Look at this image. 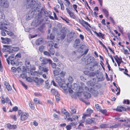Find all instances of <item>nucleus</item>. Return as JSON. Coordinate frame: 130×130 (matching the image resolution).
<instances>
[{"instance_id": "9b49d317", "label": "nucleus", "mask_w": 130, "mask_h": 130, "mask_svg": "<svg viewBox=\"0 0 130 130\" xmlns=\"http://www.w3.org/2000/svg\"><path fill=\"white\" fill-rule=\"evenodd\" d=\"M67 31L64 29H62L60 31V34L59 35V40H63L65 38L66 34Z\"/></svg>"}, {"instance_id": "7c9ffc66", "label": "nucleus", "mask_w": 130, "mask_h": 130, "mask_svg": "<svg viewBox=\"0 0 130 130\" xmlns=\"http://www.w3.org/2000/svg\"><path fill=\"white\" fill-rule=\"evenodd\" d=\"M34 102L36 104H41L42 102L40 101V100L36 98H35L33 100Z\"/></svg>"}, {"instance_id": "473e14b6", "label": "nucleus", "mask_w": 130, "mask_h": 130, "mask_svg": "<svg viewBox=\"0 0 130 130\" xmlns=\"http://www.w3.org/2000/svg\"><path fill=\"white\" fill-rule=\"evenodd\" d=\"M99 112L103 113L105 116H108V114L107 113V110L106 109H101Z\"/></svg>"}, {"instance_id": "0e129e2a", "label": "nucleus", "mask_w": 130, "mask_h": 130, "mask_svg": "<svg viewBox=\"0 0 130 130\" xmlns=\"http://www.w3.org/2000/svg\"><path fill=\"white\" fill-rule=\"evenodd\" d=\"M53 61L55 62H57L58 61V59L55 57H54L53 58Z\"/></svg>"}, {"instance_id": "a18cd8bd", "label": "nucleus", "mask_w": 130, "mask_h": 130, "mask_svg": "<svg viewBox=\"0 0 130 130\" xmlns=\"http://www.w3.org/2000/svg\"><path fill=\"white\" fill-rule=\"evenodd\" d=\"M93 112V110L89 109H87L86 111V113L88 114H90V116L91 115V113Z\"/></svg>"}, {"instance_id": "aec40b11", "label": "nucleus", "mask_w": 130, "mask_h": 130, "mask_svg": "<svg viewBox=\"0 0 130 130\" xmlns=\"http://www.w3.org/2000/svg\"><path fill=\"white\" fill-rule=\"evenodd\" d=\"M71 114H75L76 112V107L75 106H72L70 108Z\"/></svg>"}, {"instance_id": "7ed1b4c3", "label": "nucleus", "mask_w": 130, "mask_h": 130, "mask_svg": "<svg viewBox=\"0 0 130 130\" xmlns=\"http://www.w3.org/2000/svg\"><path fill=\"white\" fill-rule=\"evenodd\" d=\"M5 22H0V29L1 30V34L2 36H5L7 33V30L4 29H7V27L9 24V22L7 21H5Z\"/></svg>"}, {"instance_id": "39448f33", "label": "nucleus", "mask_w": 130, "mask_h": 130, "mask_svg": "<svg viewBox=\"0 0 130 130\" xmlns=\"http://www.w3.org/2000/svg\"><path fill=\"white\" fill-rule=\"evenodd\" d=\"M18 114L20 116V120L22 121L26 120L29 116V114L25 112H22L21 110H19L18 111Z\"/></svg>"}, {"instance_id": "4c0bfd02", "label": "nucleus", "mask_w": 130, "mask_h": 130, "mask_svg": "<svg viewBox=\"0 0 130 130\" xmlns=\"http://www.w3.org/2000/svg\"><path fill=\"white\" fill-rule=\"evenodd\" d=\"M95 106L97 110L99 111L101 109V106L98 104H95Z\"/></svg>"}, {"instance_id": "79ce46f5", "label": "nucleus", "mask_w": 130, "mask_h": 130, "mask_svg": "<svg viewBox=\"0 0 130 130\" xmlns=\"http://www.w3.org/2000/svg\"><path fill=\"white\" fill-rule=\"evenodd\" d=\"M99 43L100 44H101L102 46L106 50V51L108 53V50L107 49L106 47V46L101 41H99Z\"/></svg>"}, {"instance_id": "cd10ccee", "label": "nucleus", "mask_w": 130, "mask_h": 130, "mask_svg": "<svg viewBox=\"0 0 130 130\" xmlns=\"http://www.w3.org/2000/svg\"><path fill=\"white\" fill-rule=\"evenodd\" d=\"M94 122V119H90L89 118H88L87 119L86 122L87 124H90L93 123Z\"/></svg>"}, {"instance_id": "c03bdc74", "label": "nucleus", "mask_w": 130, "mask_h": 130, "mask_svg": "<svg viewBox=\"0 0 130 130\" xmlns=\"http://www.w3.org/2000/svg\"><path fill=\"white\" fill-rule=\"evenodd\" d=\"M68 80L69 82L71 83H73V79L72 76H69Z\"/></svg>"}, {"instance_id": "c85d7f7f", "label": "nucleus", "mask_w": 130, "mask_h": 130, "mask_svg": "<svg viewBox=\"0 0 130 130\" xmlns=\"http://www.w3.org/2000/svg\"><path fill=\"white\" fill-rule=\"evenodd\" d=\"M115 58L117 62H123L122 58L121 57H119L117 55L115 56Z\"/></svg>"}, {"instance_id": "052dcab7", "label": "nucleus", "mask_w": 130, "mask_h": 130, "mask_svg": "<svg viewBox=\"0 0 130 130\" xmlns=\"http://www.w3.org/2000/svg\"><path fill=\"white\" fill-rule=\"evenodd\" d=\"M26 80L29 82H31L32 81V79L30 77H26Z\"/></svg>"}, {"instance_id": "f3484780", "label": "nucleus", "mask_w": 130, "mask_h": 130, "mask_svg": "<svg viewBox=\"0 0 130 130\" xmlns=\"http://www.w3.org/2000/svg\"><path fill=\"white\" fill-rule=\"evenodd\" d=\"M7 128L9 129H15L17 128L16 125H11L10 123H8L6 124Z\"/></svg>"}, {"instance_id": "bb28decb", "label": "nucleus", "mask_w": 130, "mask_h": 130, "mask_svg": "<svg viewBox=\"0 0 130 130\" xmlns=\"http://www.w3.org/2000/svg\"><path fill=\"white\" fill-rule=\"evenodd\" d=\"M95 33L96 34L97 36L99 38L104 39V35L102 33L99 32L98 33L96 31L95 32Z\"/></svg>"}, {"instance_id": "37998d69", "label": "nucleus", "mask_w": 130, "mask_h": 130, "mask_svg": "<svg viewBox=\"0 0 130 130\" xmlns=\"http://www.w3.org/2000/svg\"><path fill=\"white\" fill-rule=\"evenodd\" d=\"M89 116H90V114H88L86 113H83V115L82 118L85 119L86 117Z\"/></svg>"}, {"instance_id": "774afa93", "label": "nucleus", "mask_w": 130, "mask_h": 130, "mask_svg": "<svg viewBox=\"0 0 130 130\" xmlns=\"http://www.w3.org/2000/svg\"><path fill=\"white\" fill-rule=\"evenodd\" d=\"M123 53L125 54L128 55L129 54V53L128 52V51L126 49H125L124 50Z\"/></svg>"}, {"instance_id": "13d9d810", "label": "nucleus", "mask_w": 130, "mask_h": 130, "mask_svg": "<svg viewBox=\"0 0 130 130\" xmlns=\"http://www.w3.org/2000/svg\"><path fill=\"white\" fill-rule=\"evenodd\" d=\"M56 101L58 102L60 100V97L58 95H55Z\"/></svg>"}, {"instance_id": "a878e982", "label": "nucleus", "mask_w": 130, "mask_h": 130, "mask_svg": "<svg viewBox=\"0 0 130 130\" xmlns=\"http://www.w3.org/2000/svg\"><path fill=\"white\" fill-rule=\"evenodd\" d=\"M103 13L104 14L105 17L107 18L109 16V12L106 9L103 8L102 10Z\"/></svg>"}, {"instance_id": "a19ab883", "label": "nucleus", "mask_w": 130, "mask_h": 130, "mask_svg": "<svg viewBox=\"0 0 130 130\" xmlns=\"http://www.w3.org/2000/svg\"><path fill=\"white\" fill-rule=\"evenodd\" d=\"M53 116L56 120H58L60 119L59 116L56 113H54L53 115Z\"/></svg>"}, {"instance_id": "c756f323", "label": "nucleus", "mask_w": 130, "mask_h": 130, "mask_svg": "<svg viewBox=\"0 0 130 130\" xmlns=\"http://www.w3.org/2000/svg\"><path fill=\"white\" fill-rule=\"evenodd\" d=\"M83 93L84 96L86 98L88 99L91 98V95L88 92H84Z\"/></svg>"}, {"instance_id": "f257e3e1", "label": "nucleus", "mask_w": 130, "mask_h": 130, "mask_svg": "<svg viewBox=\"0 0 130 130\" xmlns=\"http://www.w3.org/2000/svg\"><path fill=\"white\" fill-rule=\"evenodd\" d=\"M80 41H75V43L73 46L75 48H78V51L79 52L82 53L84 51L83 54L81 55L80 57H77L78 58H80L83 55H86L89 50L88 46L84 45L80 46Z\"/></svg>"}, {"instance_id": "1a4fd4ad", "label": "nucleus", "mask_w": 130, "mask_h": 130, "mask_svg": "<svg viewBox=\"0 0 130 130\" xmlns=\"http://www.w3.org/2000/svg\"><path fill=\"white\" fill-rule=\"evenodd\" d=\"M27 3L26 4V8H29L31 7H35L36 4V2L34 0H26Z\"/></svg>"}, {"instance_id": "e2e57ef3", "label": "nucleus", "mask_w": 130, "mask_h": 130, "mask_svg": "<svg viewBox=\"0 0 130 130\" xmlns=\"http://www.w3.org/2000/svg\"><path fill=\"white\" fill-rule=\"evenodd\" d=\"M71 126H76L77 124V123L76 122H73L71 123L70 124Z\"/></svg>"}, {"instance_id": "2eb2a0df", "label": "nucleus", "mask_w": 130, "mask_h": 130, "mask_svg": "<svg viewBox=\"0 0 130 130\" xmlns=\"http://www.w3.org/2000/svg\"><path fill=\"white\" fill-rule=\"evenodd\" d=\"M5 17L3 12L2 11V10L0 9V20L2 21V22H5V21H8L7 20H6L5 19Z\"/></svg>"}, {"instance_id": "72a5a7b5", "label": "nucleus", "mask_w": 130, "mask_h": 130, "mask_svg": "<svg viewBox=\"0 0 130 130\" xmlns=\"http://www.w3.org/2000/svg\"><path fill=\"white\" fill-rule=\"evenodd\" d=\"M60 18L62 20L64 21L67 23H69V20L67 17L60 16Z\"/></svg>"}, {"instance_id": "338daca9", "label": "nucleus", "mask_w": 130, "mask_h": 130, "mask_svg": "<svg viewBox=\"0 0 130 130\" xmlns=\"http://www.w3.org/2000/svg\"><path fill=\"white\" fill-rule=\"evenodd\" d=\"M66 128L67 130H70L71 129V126L68 125L66 126Z\"/></svg>"}, {"instance_id": "f03ea898", "label": "nucleus", "mask_w": 130, "mask_h": 130, "mask_svg": "<svg viewBox=\"0 0 130 130\" xmlns=\"http://www.w3.org/2000/svg\"><path fill=\"white\" fill-rule=\"evenodd\" d=\"M66 1L67 5L68 6V7L66 8L68 14H69L70 17L72 19H76V17L74 14L73 12L72 11V5L69 0H64Z\"/></svg>"}, {"instance_id": "9d476101", "label": "nucleus", "mask_w": 130, "mask_h": 130, "mask_svg": "<svg viewBox=\"0 0 130 130\" xmlns=\"http://www.w3.org/2000/svg\"><path fill=\"white\" fill-rule=\"evenodd\" d=\"M34 81L36 83V85L38 86L42 85L44 82V80L43 79L37 77H35L34 79Z\"/></svg>"}, {"instance_id": "4be33fe9", "label": "nucleus", "mask_w": 130, "mask_h": 130, "mask_svg": "<svg viewBox=\"0 0 130 130\" xmlns=\"http://www.w3.org/2000/svg\"><path fill=\"white\" fill-rule=\"evenodd\" d=\"M126 110L125 108L121 106H117L116 109V110L119 112H121L122 111H126Z\"/></svg>"}, {"instance_id": "f704fd0d", "label": "nucleus", "mask_w": 130, "mask_h": 130, "mask_svg": "<svg viewBox=\"0 0 130 130\" xmlns=\"http://www.w3.org/2000/svg\"><path fill=\"white\" fill-rule=\"evenodd\" d=\"M100 127L101 128H107L108 126L106 124H102L100 125Z\"/></svg>"}, {"instance_id": "393cba45", "label": "nucleus", "mask_w": 130, "mask_h": 130, "mask_svg": "<svg viewBox=\"0 0 130 130\" xmlns=\"http://www.w3.org/2000/svg\"><path fill=\"white\" fill-rule=\"evenodd\" d=\"M7 34L9 36H11L12 38H15L16 36L14 34V33L10 31H7Z\"/></svg>"}, {"instance_id": "09e8293b", "label": "nucleus", "mask_w": 130, "mask_h": 130, "mask_svg": "<svg viewBox=\"0 0 130 130\" xmlns=\"http://www.w3.org/2000/svg\"><path fill=\"white\" fill-rule=\"evenodd\" d=\"M52 61L51 60V63H49L50 64H51L52 67L54 69H55L56 68V65L55 63H52Z\"/></svg>"}, {"instance_id": "6e6552de", "label": "nucleus", "mask_w": 130, "mask_h": 130, "mask_svg": "<svg viewBox=\"0 0 130 130\" xmlns=\"http://www.w3.org/2000/svg\"><path fill=\"white\" fill-rule=\"evenodd\" d=\"M9 3L7 0H1L0 2V9L2 11L4 8H8L9 7Z\"/></svg>"}, {"instance_id": "423d86ee", "label": "nucleus", "mask_w": 130, "mask_h": 130, "mask_svg": "<svg viewBox=\"0 0 130 130\" xmlns=\"http://www.w3.org/2000/svg\"><path fill=\"white\" fill-rule=\"evenodd\" d=\"M78 22L87 31H89L90 30L91 27L90 24L87 22L83 20L80 19L79 20Z\"/></svg>"}, {"instance_id": "0eeeda50", "label": "nucleus", "mask_w": 130, "mask_h": 130, "mask_svg": "<svg viewBox=\"0 0 130 130\" xmlns=\"http://www.w3.org/2000/svg\"><path fill=\"white\" fill-rule=\"evenodd\" d=\"M61 113L64 115L63 116L65 120L71 121H73L72 119L70 117V116L69 113L65 109H61Z\"/></svg>"}, {"instance_id": "e433bc0d", "label": "nucleus", "mask_w": 130, "mask_h": 130, "mask_svg": "<svg viewBox=\"0 0 130 130\" xmlns=\"http://www.w3.org/2000/svg\"><path fill=\"white\" fill-rule=\"evenodd\" d=\"M48 83L49 82L48 80L45 81V87L47 89H49L50 87V86Z\"/></svg>"}, {"instance_id": "603ef678", "label": "nucleus", "mask_w": 130, "mask_h": 130, "mask_svg": "<svg viewBox=\"0 0 130 130\" xmlns=\"http://www.w3.org/2000/svg\"><path fill=\"white\" fill-rule=\"evenodd\" d=\"M55 38V36L52 34H51L49 37V39L53 40Z\"/></svg>"}, {"instance_id": "49530a36", "label": "nucleus", "mask_w": 130, "mask_h": 130, "mask_svg": "<svg viewBox=\"0 0 130 130\" xmlns=\"http://www.w3.org/2000/svg\"><path fill=\"white\" fill-rule=\"evenodd\" d=\"M77 87V85L76 84H74L73 85L71 86V87L74 90H76Z\"/></svg>"}, {"instance_id": "ea45409f", "label": "nucleus", "mask_w": 130, "mask_h": 130, "mask_svg": "<svg viewBox=\"0 0 130 130\" xmlns=\"http://www.w3.org/2000/svg\"><path fill=\"white\" fill-rule=\"evenodd\" d=\"M10 117L11 119L14 120L15 121H16L17 120V118H16V115H11L10 116Z\"/></svg>"}, {"instance_id": "dca6fc26", "label": "nucleus", "mask_w": 130, "mask_h": 130, "mask_svg": "<svg viewBox=\"0 0 130 130\" xmlns=\"http://www.w3.org/2000/svg\"><path fill=\"white\" fill-rule=\"evenodd\" d=\"M42 11L44 12L43 15L44 16L46 17H49L50 19L54 20V18L50 15V14H52V13L51 12H50V13L49 14V15L47 12L45 10H43Z\"/></svg>"}, {"instance_id": "5701e85b", "label": "nucleus", "mask_w": 130, "mask_h": 130, "mask_svg": "<svg viewBox=\"0 0 130 130\" xmlns=\"http://www.w3.org/2000/svg\"><path fill=\"white\" fill-rule=\"evenodd\" d=\"M14 54H12L11 56H9L8 58L6 59L7 62L8 64H9V60L14 59Z\"/></svg>"}, {"instance_id": "680f3d73", "label": "nucleus", "mask_w": 130, "mask_h": 130, "mask_svg": "<svg viewBox=\"0 0 130 130\" xmlns=\"http://www.w3.org/2000/svg\"><path fill=\"white\" fill-rule=\"evenodd\" d=\"M34 95L36 96H42V95L39 93L35 92L34 93Z\"/></svg>"}, {"instance_id": "f8f14e48", "label": "nucleus", "mask_w": 130, "mask_h": 130, "mask_svg": "<svg viewBox=\"0 0 130 130\" xmlns=\"http://www.w3.org/2000/svg\"><path fill=\"white\" fill-rule=\"evenodd\" d=\"M48 44V46L51 47L49 50L50 54L52 55H54L55 53V50L54 48L52 47L54 45V43L53 41H50Z\"/></svg>"}, {"instance_id": "6ab92c4d", "label": "nucleus", "mask_w": 130, "mask_h": 130, "mask_svg": "<svg viewBox=\"0 0 130 130\" xmlns=\"http://www.w3.org/2000/svg\"><path fill=\"white\" fill-rule=\"evenodd\" d=\"M62 77L59 76L56 77L55 79L56 82L58 83L59 85L61 84L62 82Z\"/></svg>"}, {"instance_id": "de8ad7c7", "label": "nucleus", "mask_w": 130, "mask_h": 130, "mask_svg": "<svg viewBox=\"0 0 130 130\" xmlns=\"http://www.w3.org/2000/svg\"><path fill=\"white\" fill-rule=\"evenodd\" d=\"M6 102V98H5L3 97L1 99V102L3 104H4Z\"/></svg>"}, {"instance_id": "864d4df0", "label": "nucleus", "mask_w": 130, "mask_h": 130, "mask_svg": "<svg viewBox=\"0 0 130 130\" xmlns=\"http://www.w3.org/2000/svg\"><path fill=\"white\" fill-rule=\"evenodd\" d=\"M21 77L22 78L25 79L26 78V75L25 73H23L20 75Z\"/></svg>"}, {"instance_id": "58836bf2", "label": "nucleus", "mask_w": 130, "mask_h": 130, "mask_svg": "<svg viewBox=\"0 0 130 130\" xmlns=\"http://www.w3.org/2000/svg\"><path fill=\"white\" fill-rule=\"evenodd\" d=\"M21 57V55L20 53L17 54L15 56L14 59H16L17 60H18Z\"/></svg>"}, {"instance_id": "4468645a", "label": "nucleus", "mask_w": 130, "mask_h": 130, "mask_svg": "<svg viewBox=\"0 0 130 130\" xmlns=\"http://www.w3.org/2000/svg\"><path fill=\"white\" fill-rule=\"evenodd\" d=\"M40 60L42 62V63L44 64H46L48 62L49 63H51V60L50 59H45L43 57H40Z\"/></svg>"}, {"instance_id": "3c124183", "label": "nucleus", "mask_w": 130, "mask_h": 130, "mask_svg": "<svg viewBox=\"0 0 130 130\" xmlns=\"http://www.w3.org/2000/svg\"><path fill=\"white\" fill-rule=\"evenodd\" d=\"M20 83L22 84V85L26 89H27V86L25 84V83L23 82H22L20 80Z\"/></svg>"}, {"instance_id": "ddd939ff", "label": "nucleus", "mask_w": 130, "mask_h": 130, "mask_svg": "<svg viewBox=\"0 0 130 130\" xmlns=\"http://www.w3.org/2000/svg\"><path fill=\"white\" fill-rule=\"evenodd\" d=\"M87 64L88 65V67L89 66V68L90 69L93 68L94 66H97L98 64V63L97 62H92L91 61V59H88L87 60Z\"/></svg>"}, {"instance_id": "a211bd4d", "label": "nucleus", "mask_w": 130, "mask_h": 130, "mask_svg": "<svg viewBox=\"0 0 130 130\" xmlns=\"http://www.w3.org/2000/svg\"><path fill=\"white\" fill-rule=\"evenodd\" d=\"M90 92L95 97L97 96L99 94V92L97 91L94 90L92 88H91Z\"/></svg>"}, {"instance_id": "8fccbe9b", "label": "nucleus", "mask_w": 130, "mask_h": 130, "mask_svg": "<svg viewBox=\"0 0 130 130\" xmlns=\"http://www.w3.org/2000/svg\"><path fill=\"white\" fill-rule=\"evenodd\" d=\"M33 74L36 76H38L39 75L42 74L41 72L37 71H35L33 73Z\"/></svg>"}, {"instance_id": "69168bd1", "label": "nucleus", "mask_w": 130, "mask_h": 130, "mask_svg": "<svg viewBox=\"0 0 130 130\" xmlns=\"http://www.w3.org/2000/svg\"><path fill=\"white\" fill-rule=\"evenodd\" d=\"M19 50V48L18 47H13V50L14 52L18 51Z\"/></svg>"}, {"instance_id": "5fc2aeb1", "label": "nucleus", "mask_w": 130, "mask_h": 130, "mask_svg": "<svg viewBox=\"0 0 130 130\" xmlns=\"http://www.w3.org/2000/svg\"><path fill=\"white\" fill-rule=\"evenodd\" d=\"M43 54L44 55H46L48 56H51L50 53L47 51H45L44 52H43Z\"/></svg>"}, {"instance_id": "4d7b16f0", "label": "nucleus", "mask_w": 130, "mask_h": 130, "mask_svg": "<svg viewBox=\"0 0 130 130\" xmlns=\"http://www.w3.org/2000/svg\"><path fill=\"white\" fill-rule=\"evenodd\" d=\"M44 47L43 46H41L40 47H39V50L40 52H42L43 50H44Z\"/></svg>"}, {"instance_id": "bf43d9fd", "label": "nucleus", "mask_w": 130, "mask_h": 130, "mask_svg": "<svg viewBox=\"0 0 130 130\" xmlns=\"http://www.w3.org/2000/svg\"><path fill=\"white\" fill-rule=\"evenodd\" d=\"M73 120H76L77 121L78 120V117L77 115H75L73 116Z\"/></svg>"}, {"instance_id": "b1692460", "label": "nucleus", "mask_w": 130, "mask_h": 130, "mask_svg": "<svg viewBox=\"0 0 130 130\" xmlns=\"http://www.w3.org/2000/svg\"><path fill=\"white\" fill-rule=\"evenodd\" d=\"M5 85L6 87V88L8 91H11V87L10 86L9 83L6 81L5 82Z\"/></svg>"}, {"instance_id": "6e6d98bb", "label": "nucleus", "mask_w": 130, "mask_h": 130, "mask_svg": "<svg viewBox=\"0 0 130 130\" xmlns=\"http://www.w3.org/2000/svg\"><path fill=\"white\" fill-rule=\"evenodd\" d=\"M81 122L79 123V125H78V128L80 129L81 128L79 127V126H84V125L83 124V123H84V122L83 121H81Z\"/></svg>"}, {"instance_id": "412c9836", "label": "nucleus", "mask_w": 130, "mask_h": 130, "mask_svg": "<svg viewBox=\"0 0 130 130\" xmlns=\"http://www.w3.org/2000/svg\"><path fill=\"white\" fill-rule=\"evenodd\" d=\"M39 70L44 72H45L48 74L47 72L49 71V70L47 68L42 67L40 66L39 67Z\"/></svg>"}, {"instance_id": "2f4dec72", "label": "nucleus", "mask_w": 130, "mask_h": 130, "mask_svg": "<svg viewBox=\"0 0 130 130\" xmlns=\"http://www.w3.org/2000/svg\"><path fill=\"white\" fill-rule=\"evenodd\" d=\"M11 70L13 72H16V71H18V70H19L18 72H19V71L21 72V69L19 68H18L16 69L14 67H12Z\"/></svg>"}, {"instance_id": "20e7f679", "label": "nucleus", "mask_w": 130, "mask_h": 130, "mask_svg": "<svg viewBox=\"0 0 130 130\" xmlns=\"http://www.w3.org/2000/svg\"><path fill=\"white\" fill-rule=\"evenodd\" d=\"M53 73L54 76H59L62 78H63L66 75V72L61 71L60 68H57L55 70H53Z\"/></svg>"}, {"instance_id": "c9c22d12", "label": "nucleus", "mask_w": 130, "mask_h": 130, "mask_svg": "<svg viewBox=\"0 0 130 130\" xmlns=\"http://www.w3.org/2000/svg\"><path fill=\"white\" fill-rule=\"evenodd\" d=\"M29 105L30 108L32 110H34L35 108L34 104L30 102L29 103Z\"/></svg>"}]
</instances>
